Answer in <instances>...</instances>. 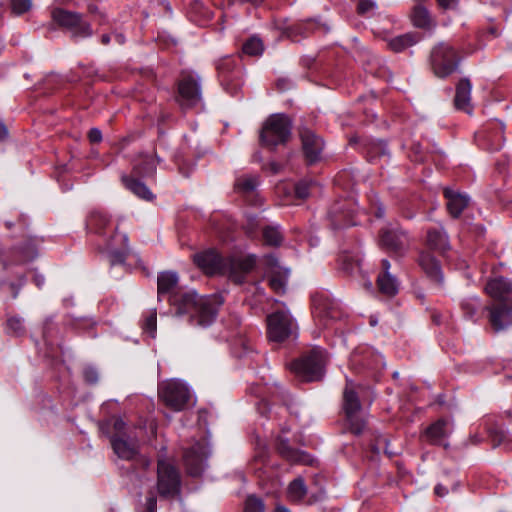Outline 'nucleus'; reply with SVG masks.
<instances>
[{
    "label": "nucleus",
    "mask_w": 512,
    "mask_h": 512,
    "mask_svg": "<svg viewBox=\"0 0 512 512\" xmlns=\"http://www.w3.org/2000/svg\"><path fill=\"white\" fill-rule=\"evenodd\" d=\"M326 352L314 347L290 363V370L297 381L302 383L320 381L325 372Z\"/></svg>",
    "instance_id": "obj_5"
},
{
    "label": "nucleus",
    "mask_w": 512,
    "mask_h": 512,
    "mask_svg": "<svg viewBox=\"0 0 512 512\" xmlns=\"http://www.w3.org/2000/svg\"><path fill=\"white\" fill-rule=\"evenodd\" d=\"M302 67L309 70L311 73H318L323 76H332V68L329 64L325 63L324 55L319 54L316 57L303 56L300 59Z\"/></svg>",
    "instance_id": "obj_32"
},
{
    "label": "nucleus",
    "mask_w": 512,
    "mask_h": 512,
    "mask_svg": "<svg viewBox=\"0 0 512 512\" xmlns=\"http://www.w3.org/2000/svg\"><path fill=\"white\" fill-rule=\"evenodd\" d=\"M318 29H320L319 23L314 20H307L286 27L284 34L292 41H299L300 37H308Z\"/></svg>",
    "instance_id": "obj_28"
},
{
    "label": "nucleus",
    "mask_w": 512,
    "mask_h": 512,
    "mask_svg": "<svg viewBox=\"0 0 512 512\" xmlns=\"http://www.w3.org/2000/svg\"><path fill=\"white\" fill-rule=\"evenodd\" d=\"M179 282L178 274L174 271H164L157 277V298L162 301L168 297L169 304L176 309L177 315H188L192 326H210L218 313V308L211 298L198 295L194 291H176Z\"/></svg>",
    "instance_id": "obj_1"
},
{
    "label": "nucleus",
    "mask_w": 512,
    "mask_h": 512,
    "mask_svg": "<svg viewBox=\"0 0 512 512\" xmlns=\"http://www.w3.org/2000/svg\"><path fill=\"white\" fill-rule=\"evenodd\" d=\"M304 161L311 166L321 160L325 147L323 138L308 128L299 131Z\"/></svg>",
    "instance_id": "obj_19"
},
{
    "label": "nucleus",
    "mask_w": 512,
    "mask_h": 512,
    "mask_svg": "<svg viewBox=\"0 0 512 512\" xmlns=\"http://www.w3.org/2000/svg\"><path fill=\"white\" fill-rule=\"evenodd\" d=\"M265 504L263 500L254 495H248L244 502V512H264Z\"/></svg>",
    "instance_id": "obj_48"
},
{
    "label": "nucleus",
    "mask_w": 512,
    "mask_h": 512,
    "mask_svg": "<svg viewBox=\"0 0 512 512\" xmlns=\"http://www.w3.org/2000/svg\"><path fill=\"white\" fill-rule=\"evenodd\" d=\"M33 283L39 288L41 289L42 286L44 285L45 283V278L44 276L40 275V274H37L35 273L34 276H33Z\"/></svg>",
    "instance_id": "obj_64"
},
{
    "label": "nucleus",
    "mask_w": 512,
    "mask_h": 512,
    "mask_svg": "<svg viewBox=\"0 0 512 512\" xmlns=\"http://www.w3.org/2000/svg\"><path fill=\"white\" fill-rule=\"evenodd\" d=\"M174 162L178 167L179 173L184 177H189L191 172L193 171V165L188 162L187 160H184L180 158L179 156H174Z\"/></svg>",
    "instance_id": "obj_54"
},
{
    "label": "nucleus",
    "mask_w": 512,
    "mask_h": 512,
    "mask_svg": "<svg viewBox=\"0 0 512 512\" xmlns=\"http://www.w3.org/2000/svg\"><path fill=\"white\" fill-rule=\"evenodd\" d=\"M361 408L358 394L347 385L343 392V411L347 426L351 433L355 435L361 434L366 427L365 419L359 414Z\"/></svg>",
    "instance_id": "obj_16"
},
{
    "label": "nucleus",
    "mask_w": 512,
    "mask_h": 512,
    "mask_svg": "<svg viewBox=\"0 0 512 512\" xmlns=\"http://www.w3.org/2000/svg\"><path fill=\"white\" fill-rule=\"evenodd\" d=\"M266 321L269 340L281 343L291 336L294 321L289 312L277 310L269 314Z\"/></svg>",
    "instance_id": "obj_17"
},
{
    "label": "nucleus",
    "mask_w": 512,
    "mask_h": 512,
    "mask_svg": "<svg viewBox=\"0 0 512 512\" xmlns=\"http://www.w3.org/2000/svg\"><path fill=\"white\" fill-rule=\"evenodd\" d=\"M194 265L206 276H227L236 285L245 283L257 265V256H223L216 248H207L192 255Z\"/></svg>",
    "instance_id": "obj_2"
},
{
    "label": "nucleus",
    "mask_w": 512,
    "mask_h": 512,
    "mask_svg": "<svg viewBox=\"0 0 512 512\" xmlns=\"http://www.w3.org/2000/svg\"><path fill=\"white\" fill-rule=\"evenodd\" d=\"M504 124L499 120H495L485 128L486 137L491 139L490 149L493 151L500 150L504 141Z\"/></svg>",
    "instance_id": "obj_38"
},
{
    "label": "nucleus",
    "mask_w": 512,
    "mask_h": 512,
    "mask_svg": "<svg viewBox=\"0 0 512 512\" xmlns=\"http://www.w3.org/2000/svg\"><path fill=\"white\" fill-rule=\"evenodd\" d=\"M142 328L146 333L150 334L152 337L155 336L156 329H157L156 309L151 310L149 315H147L145 317Z\"/></svg>",
    "instance_id": "obj_50"
},
{
    "label": "nucleus",
    "mask_w": 512,
    "mask_h": 512,
    "mask_svg": "<svg viewBox=\"0 0 512 512\" xmlns=\"http://www.w3.org/2000/svg\"><path fill=\"white\" fill-rule=\"evenodd\" d=\"M369 450L372 454V457H377L382 453L387 455L389 458H392L396 455L395 452L390 451L389 440L387 437L378 432H373L371 434Z\"/></svg>",
    "instance_id": "obj_36"
},
{
    "label": "nucleus",
    "mask_w": 512,
    "mask_h": 512,
    "mask_svg": "<svg viewBox=\"0 0 512 512\" xmlns=\"http://www.w3.org/2000/svg\"><path fill=\"white\" fill-rule=\"evenodd\" d=\"M100 431L106 435L109 439L110 436H127L126 423L120 417L113 415L100 422Z\"/></svg>",
    "instance_id": "obj_30"
},
{
    "label": "nucleus",
    "mask_w": 512,
    "mask_h": 512,
    "mask_svg": "<svg viewBox=\"0 0 512 512\" xmlns=\"http://www.w3.org/2000/svg\"><path fill=\"white\" fill-rule=\"evenodd\" d=\"M290 82L288 79L280 78L276 82L278 90L284 91L289 88Z\"/></svg>",
    "instance_id": "obj_63"
},
{
    "label": "nucleus",
    "mask_w": 512,
    "mask_h": 512,
    "mask_svg": "<svg viewBox=\"0 0 512 512\" xmlns=\"http://www.w3.org/2000/svg\"><path fill=\"white\" fill-rule=\"evenodd\" d=\"M374 2L371 0H360L357 5V12L358 14H365L368 11H370L374 7Z\"/></svg>",
    "instance_id": "obj_58"
},
{
    "label": "nucleus",
    "mask_w": 512,
    "mask_h": 512,
    "mask_svg": "<svg viewBox=\"0 0 512 512\" xmlns=\"http://www.w3.org/2000/svg\"><path fill=\"white\" fill-rule=\"evenodd\" d=\"M52 322L50 320H46L43 326L42 336L47 345L50 344V325Z\"/></svg>",
    "instance_id": "obj_59"
},
{
    "label": "nucleus",
    "mask_w": 512,
    "mask_h": 512,
    "mask_svg": "<svg viewBox=\"0 0 512 512\" xmlns=\"http://www.w3.org/2000/svg\"><path fill=\"white\" fill-rule=\"evenodd\" d=\"M408 156L414 162H425L428 158L422 144L418 142L411 145Z\"/></svg>",
    "instance_id": "obj_49"
},
{
    "label": "nucleus",
    "mask_w": 512,
    "mask_h": 512,
    "mask_svg": "<svg viewBox=\"0 0 512 512\" xmlns=\"http://www.w3.org/2000/svg\"><path fill=\"white\" fill-rule=\"evenodd\" d=\"M37 243L32 237H25L7 250L0 252V262L4 268L33 261L37 257Z\"/></svg>",
    "instance_id": "obj_15"
},
{
    "label": "nucleus",
    "mask_w": 512,
    "mask_h": 512,
    "mask_svg": "<svg viewBox=\"0 0 512 512\" xmlns=\"http://www.w3.org/2000/svg\"><path fill=\"white\" fill-rule=\"evenodd\" d=\"M292 131L290 118L285 114H272L264 122L259 135L260 144L270 150L286 144Z\"/></svg>",
    "instance_id": "obj_8"
},
{
    "label": "nucleus",
    "mask_w": 512,
    "mask_h": 512,
    "mask_svg": "<svg viewBox=\"0 0 512 512\" xmlns=\"http://www.w3.org/2000/svg\"><path fill=\"white\" fill-rule=\"evenodd\" d=\"M357 212L358 206L354 196L337 199L327 212L330 228L338 230L357 225Z\"/></svg>",
    "instance_id": "obj_13"
},
{
    "label": "nucleus",
    "mask_w": 512,
    "mask_h": 512,
    "mask_svg": "<svg viewBox=\"0 0 512 512\" xmlns=\"http://www.w3.org/2000/svg\"><path fill=\"white\" fill-rule=\"evenodd\" d=\"M206 459L203 446L196 444L187 448L183 452V461L188 475L199 477L204 471V461Z\"/></svg>",
    "instance_id": "obj_24"
},
{
    "label": "nucleus",
    "mask_w": 512,
    "mask_h": 512,
    "mask_svg": "<svg viewBox=\"0 0 512 512\" xmlns=\"http://www.w3.org/2000/svg\"><path fill=\"white\" fill-rule=\"evenodd\" d=\"M351 368L365 378L378 381L385 367L383 356L371 347H359L351 355Z\"/></svg>",
    "instance_id": "obj_10"
},
{
    "label": "nucleus",
    "mask_w": 512,
    "mask_h": 512,
    "mask_svg": "<svg viewBox=\"0 0 512 512\" xmlns=\"http://www.w3.org/2000/svg\"><path fill=\"white\" fill-rule=\"evenodd\" d=\"M276 450L281 457L291 463L305 465L313 464L314 459L309 453L290 446L289 441L282 437H278L276 439Z\"/></svg>",
    "instance_id": "obj_26"
},
{
    "label": "nucleus",
    "mask_w": 512,
    "mask_h": 512,
    "mask_svg": "<svg viewBox=\"0 0 512 512\" xmlns=\"http://www.w3.org/2000/svg\"><path fill=\"white\" fill-rule=\"evenodd\" d=\"M217 79L223 90L237 96L243 86L242 69L234 56H224L216 61Z\"/></svg>",
    "instance_id": "obj_12"
},
{
    "label": "nucleus",
    "mask_w": 512,
    "mask_h": 512,
    "mask_svg": "<svg viewBox=\"0 0 512 512\" xmlns=\"http://www.w3.org/2000/svg\"><path fill=\"white\" fill-rule=\"evenodd\" d=\"M157 511V499L153 493H150L146 498L145 509L143 512H156Z\"/></svg>",
    "instance_id": "obj_57"
},
{
    "label": "nucleus",
    "mask_w": 512,
    "mask_h": 512,
    "mask_svg": "<svg viewBox=\"0 0 512 512\" xmlns=\"http://www.w3.org/2000/svg\"><path fill=\"white\" fill-rule=\"evenodd\" d=\"M156 173V161L153 156L141 155L133 164L130 176L137 178H150Z\"/></svg>",
    "instance_id": "obj_29"
},
{
    "label": "nucleus",
    "mask_w": 512,
    "mask_h": 512,
    "mask_svg": "<svg viewBox=\"0 0 512 512\" xmlns=\"http://www.w3.org/2000/svg\"><path fill=\"white\" fill-rule=\"evenodd\" d=\"M257 179L255 177H239L235 181V190L244 196L251 205H258V196L255 193Z\"/></svg>",
    "instance_id": "obj_31"
},
{
    "label": "nucleus",
    "mask_w": 512,
    "mask_h": 512,
    "mask_svg": "<svg viewBox=\"0 0 512 512\" xmlns=\"http://www.w3.org/2000/svg\"><path fill=\"white\" fill-rule=\"evenodd\" d=\"M447 420L440 418L430 424L424 431L423 436L433 445H438L440 442L448 437Z\"/></svg>",
    "instance_id": "obj_33"
},
{
    "label": "nucleus",
    "mask_w": 512,
    "mask_h": 512,
    "mask_svg": "<svg viewBox=\"0 0 512 512\" xmlns=\"http://www.w3.org/2000/svg\"><path fill=\"white\" fill-rule=\"evenodd\" d=\"M11 11L15 15H22L32 7L31 0H10Z\"/></svg>",
    "instance_id": "obj_51"
},
{
    "label": "nucleus",
    "mask_w": 512,
    "mask_h": 512,
    "mask_svg": "<svg viewBox=\"0 0 512 512\" xmlns=\"http://www.w3.org/2000/svg\"><path fill=\"white\" fill-rule=\"evenodd\" d=\"M472 85L469 79H461L456 86L454 104L457 109L465 110L470 103Z\"/></svg>",
    "instance_id": "obj_40"
},
{
    "label": "nucleus",
    "mask_w": 512,
    "mask_h": 512,
    "mask_svg": "<svg viewBox=\"0 0 512 512\" xmlns=\"http://www.w3.org/2000/svg\"><path fill=\"white\" fill-rule=\"evenodd\" d=\"M83 379L88 385H96L99 382V372L93 366H86L82 372Z\"/></svg>",
    "instance_id": "obj_52"
},
{
    "label": "nucleus",
    "mask_w": 512,
    "mask_h": 512,
    "mask_svg": "<svg viewBox=\"0 0 512 512\" xmlns=\"http://www.w3.org/2000/svg\"><path fill=\"white\" fill-rule=\"evenodd\" d=\"M263 241L268 246H280L283 242V234L279 226L267 225L262 229Z\"/></svg>",
    "instance_id": "obj_43"
},
{
    "label": "nucleus",
    "mask_w": 512,
    "mask_h": 512,
    "mask_svg": "<svg viewBox=\"0 0 512 512\" xmlns=\"http://www.w3.org/2000/svg\"><path fill=\"white\" fill-rule=\"evenodd\" d=\"M443 196L446 200V208L449 215L457 219L467 208L470 198L466 193H461L453 188L446 187L443 189Z\"/></svg>",
    "instance_id": "obj_25"
},
{
    "label": "nucleus",
    "mask_w": 512,
    "mask_h": 512,
    "mask_svg": "<svg viewBox=\"0 0 512 512\" xmlns=\"http://www.w3.org/2000/svg\"><path fill=\"white\" fill-rule=\"evenodd\" d=\"M265 265L268 267V268H276L278 267V259L275 255L273 254H268L265 256Z\"/></svg>",
    "instance_id": "obj_60"
},
{
    "label": "nucleus",
    "mask_w": 512,
    "mask_h": 512,
    "mask_svg": "<svg viewBox=\"0 0 512 512\" xmlns=\"http://www.w3.org/2000/svg\"><path fill=\"white\" fill-rule=\"evenodd\" d=\"M110 443L114 453L121 459L134 460L138 456L136 445L129 441V436H110Z\"/></svg>",
    "instance_id": "obj_27"
},
{
    "label": "nucleus",
    "mask_w": 512,
    "mask_h": 512,
    "mask_svg": "<svg viewBox=\"0 0 512 512\" xmlns=\"http://www.w3.org/2000/svg\"><path fill=\"white\" fill-rule=\"evenodd\" d=\"M377 287L383 295L393 297L398 292L399 283L390 272H380L377 276Z\"/></svg>",
    "instance_id": "obj_39"
},
{
    "label": "nucleus",
    "mask_w": 512,
    "mask_h": 512,
    "mask_svg": "<svg viewBox=\"0 0 512 512\" xmlns=\"http://www.w3.org/2000/svg\"><path fill=\"white\" fill-rule=\"evenodd\" d=\"M349 145L371 164L390 157L386 142L372 136L353 135L349 138Z\"/></svg>",
    "instance_id": "obj_14"
},
{
    "label": "nucleus",
    "mask_w": 512,
    "mask_h": 512,
    "mask_svg": "<svg viewBox=\"0 0 512 512\" xmlns=\"http://www.w3.org/2000/svg\"><path fill=\"white\" fill-rule=\"evenodd\" d=\"M307 493V487L302 478L294 479L288 487V494L293 501H301Z\"/></svg>",
    "instance_id": "obj_46"
},
{
    "label": "nucleus",
    "mask_w": 512,
    "mask_h": 512,
    "mask_svg": "<svg viewBox=\"0 0 512 512\" xmlns=\"http://www.w3.org/2000/svg\"><path fill=\"white\" fill-rule=\"evenodd\" d=\"M483 425L492 448L503 447L505 451H512V435L508 434L494 417H486Z\"/></svg>",
    "instance_id": "obj_22"
},
{
    "label": "nucleus",
    "mask_w": 512,
    "mask_h": 512,
    "mask_svg": "<svg viewBox=\"0 0 512 512\" xmlns=\"http://www.w3.org/2000/svg\"><path fill=\"white\" fill-rule=\"evenodd\" d=\"M461 310L466 319L476 322L480 311L485 309L478 298L465 299L460 303Z\"/></svg>",
    "instance_id": "obj_42"
},
{
    "label": "nucleus",
    "mask_w": 512,
    "mask_h": 512,
    "mask_svg": "<svg viewBox=\"0 0 512 512\" xmlns=\"http://www.w3.org/2000/svg\"><path fill=\"white\" fill-rule=\"evenodd\" d=\"M461 57L459 52L450 44L440 42L430 52L428 63L434 75L447 78L457 71Z\"/></svg>",
    "instance_id": "obj_9"
},
{
    "label": "nucleus",
    "mask_w": 512,
    "mask_h": 512,
    "mask_svg": "<svg viewBox=\"0 0 512 512\" xmlns=\"http://www.w3.org/2000/svg\"><path fill=\"white\" fill-rule=\"evenodd\" d=\"M486 291L492 298L490 305L485 306L488 323L495 333L512 326V283L503 277L490 280Z\"/></svg>",
    "instance_id": "obj_3"
},
{
    "label": "nucleus",
    "mask_w": 512,
    "mask_h": 512,
    "mask_svg": "<svg viewBox=\"0 0 512 512\" xmlns=\"http://www.w3.org/2000/svg\"><path fill=\"white\" fill-rule=\"evenodd\" d=\"M87 138L91 144H98L102 141V132L98 128H91L88 131Z\"/></svg>",
    "instance_id": "obj_56"
},
{
    "label": "nucleus",
    "mask_w": 512,
    "mask_h": 512,
    "mask_svg": "<svg viewBox=\"0 0 512 512\" xmlns=\"http://www.w3.org/2000/svg\"><path fill=\"white\" fill-rule=\"evenodd\" d=\"M128 236L116 229L106 242L109 261L112 266L123 265L130 254Z\"/></svg>",
    "instance_id": "obj_21"
},
{
    "label": "nucleus",
    "mask_w": 512,
    "mask_h": 512,
    "mask_svg": "<svg viewBox=\"0 0 512 512\" xmlns=\"http://www.w3.org/2000/svg\"><path fill=\"white\" fill-rule=\"evenodd\" d=\"M53 22L74 42L93 36V28L86 17L75 11L55 7L51 12Z\"/></svg>",
    "instance_id": "obj_7"
},
{
    "label": "nucleus",
    "mask_w": 512,
    "mask_h": 512,
    "mask_svg": "<svg viewBox=\"0 0 512 512\" xmlns=\"http://www.w3.org/2000/svg\"><path fill=\"white\" fill-rule=\"evenodd\" d=\"M110 219L102 211H92L86 220V229L88 232L102 235L109 225Z\"/></svg>",
    "instance_id": "obj_37"
},
{
    "label": "nucleus",
    "mask_w": 512,
    "mask_h": 512,
    "mask_svg": "<svg viewBox=\"0 0 512 512\" xmlns=\"http://www.w3.org/2000/svg\"><path fill=\"white\" fill-rule=\"evenodd\" d=\"M311 302L313 317L324 328L332 327L333 322L340 321L345 316L338 301L331 298L326 291L314 293Z\"/></svg>",
    "instance_id": "obj_11"
},
{
    "label": "nucleus",
    "mask_w": 512,
    "mask_h": 512,
    "mask_svg": "<svg viewBox=\"0 0 512 512\" xmlns=\"http://www.w3.org/2000/svg\"><path fill=\"white\" fill-rule=\"evenodd\" d=\"M174 100L182 110H189L201 105L202 79L199 74L182 70L175 81Z\"/></svg>",
    "instance_id": "obj_6"
},
{
    "label": "nucleus",
    "mask_w": 512,
    "mask_h": 512,
    "mask_svg": "<svg viewBox=\"0 0 512 512\" xmlns=\"http://www.w3.org/2000/svg\"><path fill=\"white\" fill-rule=\"evenodd\" d=\"M10 290H11V296L13 299H16L19 295V292L21 290V286L16 282H11L9 284Z\"/></svg>",
    "instance_id": "obj_62"
},
{
    "label": "nucleus",
    "mask_w": 512,
    "mask_h": 512,
    "mask_svg": "<svg viewBox=\"0 0 512 512\" xmlns=\"http://www.w3.org/2000/svg\"><path fill=\"white\" fill-rule=\"evenodd\" d=\"M140 179L141 178L129 175H123L121 177L122 183L125 186V188L131 191L134 195L143 200H152V192Z\"/></svg>",
    "instance_id": "obj_35"
},
{
    "label": "nucleus",
    "mask_w": 512,
    "mask_h": 512,
    "mask_svg": "<svg viewBox=\"0 0 512 512\" xmlns=\"http://www.w3.org/2000/svg\"><path fill=\"white\" fill-rule=\"evenodd\" d=\"M315 182L311 179H302L294 186L295 197L300 200L307 199Z\"/></svg>",
    "instance_id": "obj_47"
},
{
    "label": "nucleus",
    "mask_w": 512,
    "mask_h": 512,
    "mask_svg": "<svg viewBox=\"0 0 512 512\" xmlns=\"http://www.w3.org/2000/svg\"><path fill=\"white\" fill-rule=\"evenodd\" d=\"M419 40L420 36L418 33H406L392 38L388 45L391 50L398 53L416 44Z\"/></svg>",
    "instance_id": "obj_41"
},
{
    "label": "nucleus",
    "mask_w": 512,
    "mask_h": 512,
    "mask_svg": "<svg viewBox=\"0 0 512 512\" xmlns=\"http://www.w3.org/2000/svg\"><path fill=\"white\" fill-rule=\"evenodd\" d=\"M269 285L275 292H280L284 289L285 283L280 275H273L269 279Z\"/></svg>",
    "instance_id": "obj_55"
},
{
    "label": "nucleus",
    "mask_w": 512,
    "mask_h": 512,
    "mask_svg": "<svg viewBox=\"0 0 512 512\" xmlns=\"http://www.w3.org/2000/svg\"><path fill=\"white\" fill-rule=\"evenodd\" d=\"M160 398L168 408L174 411H182L188 405L190 392L183 383L172 381L162 387Z\"/></svg>",
    "instance_id": "obj_20"
},
{
    "label": "nucleus",
    "mask_w": 512,
    "mask_h": 512,
    "mask_svg": "<svg viewBox=\"0 0 512 512\" xmlns=\"http://www.w3.org/2000/svg\"><path fill=\"white\" fill-rule=\"evenodd\" d=\"M5 332L14 337H21L25 335L26 328L24 326V321L21 317L11 315L7 317Z\"/></svg>",
    "instance_id": "obj_44"
},
{
    "label": "nucleus",
    "mask_w": 512,
    "mask_h": 512,
    "mask_svg": "<svg viewBox=\"0 0 512 512\" xmlns=\"http://www.w3.org/2000/svg\"><path fill=\"white\" fill-rule=\"evenodd\" d=\"M369 213L377 219L384 217L385 208L376 197H369Z\"/></svg>",
    "instance_id": "obj_53"
},
{
    "label": "nucleus",
    "mask_w": 512,
    "mask_h": 512,
    "mask_svg": "<svg viewBox=\"0 0 512 512\" xmlns=\"http://www.w3.org/2000/svg\"><path fill=\"white\" fill-rule=\"evenodd\" d=\"M458 0H437L438 5L443 9H451L457 4Z\"/></svg>",
    "instance_id": "obj_61"
},
{
    "label": "nucleus",
    "mask_w": 512,
    "mask_h": 512,
    "mask_svg": "<svg viewBox=\"0 0 512 512\" xmlns=\"http://www.w3.org/2000/svg\"><path fill=\"white\" fill-rule=\"evenodd\" d=\"M264 51L262 40L257 36H251L242 44V53L248 56H261Z\"/></svg>",
    "instance_id": "obj_45"
},
{
    "label": "nucleus",
    "mask_w": 512,
    "mask_h": 512,
    "mask_svg": "<svg viewBox=\"0 0 512 512\" xmlns=\"http://www.w3.org/2000/svg\"><path fill=\"white\" fill-rule=\"evenodd\" d=\"M426 244L428 250L419 253L418 264L430 279L438 287L444 284V275L442 272L440 261L432 254L431 251L443 254L448 248V240L445 233L439 229H429L427 231Z\"/></svg>",
    "instance_id": "obj_4"
},
{
    "label": "nucleus",
    "mask_w": 512,
    "mask_h": 512,
    "mask_svg": "<svg viewBox=\"0 0 512 512\" xmlns=\"http://www.w3.org/2000/svg\"><path fill=\"white\" fill-rule=\"evenodd\" d=\"M180 473L173 465L165 461L158 462L157 489L161 497H173L180 492Z\"/></svg>",
    "instance_id": "obj_18"
},
{
    "label": "nucleus",
    "mask_w": 512,
    "mask_h": 512,
    "mask_svg": "<svg viewBox=\"0 0 512 512\" xmlns=\"http://www.w3.org/2000/svg\"><path fill=\"white\" fill-rule=\"evenodd\" d=\"M379 244L395 255H401L406 245V235L394 227H384L379 232Z\"/></svg>",
    "instance_id": "obj_23"
},
{
    "label": "nucleus",
    "mask_w": 512,
    "mask_h": 512,
    "mask_svg": "<svg viewBox=\"0 0 512 512\" xmlns=\"http://www.w3.org/2000/svg\"><path fill=\"white\" fill-rule=\"evenodd\" d=\"M334 185L346 192L347 196H353L358 185V178L352 170H342L335 176Z\"/></svg>",
    "instance_id": "obj_34"
}]
</instances>
